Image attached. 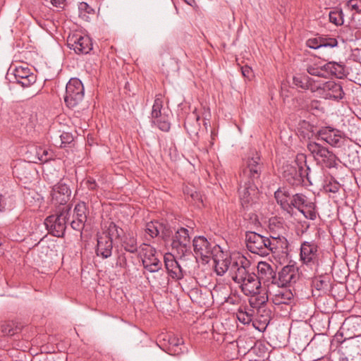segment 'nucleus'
Listing matches in <instances>:
<instances>
[{"instance_id": "obj_15", "label": "nucleus", "mask_w": 361, "mask_h": 361, "mask_svg": "<svg viewBox=\"0 0 361 361\" xmlns=\"http://www.w3.org/2000/svg\"><path fill=\"white\" fill-rule=\"evenodd\" d=\"M13 75L18 84L23 87H30L36 82L37 76L27 66H18L13 71Z\"/></svg>"}, {"instance_id": "obj_39", "label": "nucleus", "mask_w": 361, "mask_h": 361, "mask_svg": "<svg viewBox=\"0 0 361 361\" xmlns=\"http://www.w3.org/2000/svg\"><path fill=\"white\" fill-rule=\"evenodd\" d=\"M36 156L41 162H47L52 158L51 152L48 149L42 147L36 149Z\"/></svg>"}, {"instance_id": "obj_56", "label": "nucleus", "mask_w": 361, "mask_h": 361, "mask_svg": "<svg viewBox=\"0 0 361 361\" xmlns=\"http://www.w3.org/2000/svg\"><path fill=\"white\" fill-rule=\"evenodd\" d=\"M215 134L213 130L211 131V138L212 140H214Z\"/></svg>"}, {"instance_id": "obj_26", "label": "nucleus", "mask_w": 361, "mask_h": 361, "mask_svg": "<svg viewBox=\"0 0 361 361\" xmlns=\"http://www.w3.org/2000/svg\"><path fill=\"white\" fill-rule=\"evenodd\" d=\"M274 197L281 207L288 213H291V207L290 202L291 200L292 194L285 188H280L274 192Z\"/></svg>"}, {"instance_id": "obj_16", "label": "nucleus", "mask_w": 361, "mask_h": 361, "mask_svg": "<svg viewBox=\"0 0 361 361\" xmlns=\"http://www.w3.org/2000/svg\"><path fill=\"white\" fill-rule=\"evenodd\" d=\"M304 171L302 166L298 168L290 165H286L283 171L284 179L293 186L300 185L304 180Z\"/></svg>"}, {"instance_id": "obj_25", "label": "nucleus", "mask_w": 361, "mask_h": 361, "mask_svg": "<svg viewBox=\"0 0 361 361\" xmlns=\"http://www.w3.org/2000/svg\"><path fill=\"white\" fill-rule=\"evenodd\" d=\"M290 206L291 207V212L293 208H295L301 213L305 214V209L312 208L314 207V202L310 201L305 195L296 193L292 195Z\"/></svg>"}, {"instance_id": "obj_45", "label": "nucleus", "mask_w": 361, "mask_h": 361, "mask_svg": "<svg viewBox=\"0 0 361 361\" xmlns=\"http://www.w3.org/2000/svg\"><path fill=\"white\" fill-rule=\"evenodd\" d=\"M324 188L326 192H332V193H336L338 192L340 189V184L338 182H329V183H326Z\"/></svg>"}, {"instance_id": "obj_54", "label": "nucleus", "mask_w": 361, "mask_h": 361, "mask_svg": "<svg viewBox=\"0 0 361 361\" xmlns=\"http://www.w3.org/2000/svg\"><path fill=\"white\" fill-rule=\"evenodd\" d=\"M191 198L195 201L202 202L201 200V195L199 192L194 191L190 194Z\"/></svg>"}, {"instance_id": "obj_48", "label": "nucleus", "mask_w": 361, "mask_h": 361, "mask_svg": "<svg viewBox=\"0 0 361 361\" xmlns=\"http://www.w3.org/2000/svg\"><path fill=\"white\" fill-rule=\"evenodd\" d=\"M315 208H316V205L314 203V207L312 208H306V209H305V214H303L304 216L306 218H308V219H310L311 220L315 219L316 217H317V213H316V211H315Z\"/></svg>"}, {"instance_id": "obj_4", "label": "nucleus", "mask_w": 361, "mask_h": 361, "mask_svg": "<svg viewBox=\"0 0 361 361\" xmlns=\"http://www.w3.org/2000/svg\"><path fill=\"white\" fill-rule=\"evenodd\" d=\"M85 94L82 82L76 78H71L66 84L64 101L68 108H75L83 100Z\"/></svg>"}, {"instance_id": "obj_33", "label": "nucleus", "mask_w": 361, "mask_h": 361, "mask_svg": "<svg viewBox=\"0 0 361 361\" xmlns=\"http://www.w3.org/2000/svg\"><path fill=\"white\" fill-rule=\"evenodd\" d=\"M94 11L86 2H80L78 5V16L84 21H89Z\"/></svg>"}, {"instance_id": "obj_12", "label": "nucleus", "mask_w": 361, "mask_h": 361, "mask_svg": "<svg viewBox=\"0 0 361 361\" xmlns=\"http://www.w3.org/2000/svg\"><path fill=\"white\" fill-rule=\"evenodd\" d=\"M67 44L70 49H73L78 54H88L92 49L91 39L87 36L75 35L69 37Z\"/></svg>"}, {"instance_id": "obj_7", "label": "nucleus", "mask_w": 361, "mask_h": 361, "mask_svg": "<svg viewBox=\"0 0 361 361\" xmlns=\"http://www.w3.org/2000/svg\"><path fill=\"white\" fill-rule=\"evenodd\" d=\"M252 271L250 270V262L244 256L235 257L229 269L231 278L238 284H240Z\"/></svg>"}, {"instance_id": "obj_10", "label": "nucleus", "mask_w": 361, "mask_h": 361, "mask_svg": "<svg viewBox=\"0 0 361 361\" xmlns=\"http://www.w3.org/2000/svg\"><path fill=\"white\" fill-rule=\"evenodd\" d=\"M192 245L195 255L204 261H207L208 259L211 258L216 252L215 248L219 247L216 245L212 247V244L204 236L195 237L193 239Z\"/></svg>"}, {"instance_id": "obj_20", "label": "nucleus", "mask_w": 361, "mask_h": 361, "mask_svg": "<svg viewBox=\"0 0 361 361\" xmlns=\"http://www.w3.org/2000/svg\"><path fill=\"white\" fill-rule=\"evenodd\" d=\"M306 44L308 47L313 49L322 48H334L338 47V42L336 38L328 36H320L318 37L310 38L307 40Z\"/></svg>"}, {"instance_id": "obj_31", "label": "nucleus", "mask_w": 361, "mask_h": 361, "mask_svg": "<svg viewBox=\"0 0 361 361\" xmlns=\"http://www.w3.org/2000/svg\"><path fill=\"white\" fill-rule=\"evenodd\" d=\"M249 296H250L249 303L252 308H260L268 301L267 292L262 293V290L257 295H250Z\"/></svg>"}, {"instance_id": "obj_43", "label": "nucleus", "mask_w": 361, "mask_h": 361, "mask_svg": "<svg viewBox=\"0 0 361 361\" xmlns=\"http://www.w3.org/2000/svg\"><path fill=\"white\" fill-rule=\"evenodd\" d=\"M307 71L309 74L314 76L322 77L323 76L322 73V68L320 66L317 64L309 65L307 67Z\"/></svg>"}, {"instance_id": "obj_44", "label": "nucleus", "mask_w": 361, "mask_h": 361, "mask_svg": "<svg viewBox=\"0 0 361 361\" xmlns=\"http://www.w3.org/2000/svg\"><path fill=\"white\" fill-rule=\"evenodd\" d=\"M61 144L60 147H66L67 144H70L73 141V135L69 133H63L60 135Z\"/></svg>"}, {"instance_id": "obj_50", "label": "nucleus", "mask_w": 361, "mask_h": 361, "mask_svg": "<svg viewBox=\"0 0 361 361\" xmlns=\"http://www.w3.org/2000/svg\"><path fill=\"white\" fill-rule=\"evenodd\" d=\"M322 68V78H327L331 75V61L327 62L323 66H320Z\"/></svg>"}, {"instance_id": "obj_23", "label": "nucleus", "mask_w": 361, "mask_h": 361, "mask_svg": "<svg viewBox=\"0 0 361 361\" xmlns=\"http://www.w3.org/2000/svg\"><path fill=\"white\" fill-rule=\"evenodd\" d=\"M325 92V96L329 99H341L343 98L344 92L341 85L334 81H328L322 84V86L317 87Z\"/></svg>"}, {"instance_id": "obj_37", "label": "nucleus", "mask_w": 361, "mask_h": 361, "mask_svg": "<svg viewBox=\"0 0 361 361\" xmlns=\"http://www.w3.org/2000/svg\"><path fill=\"white\" fill-rule=\"evenodd\" d=\"M236 317L239 322L244 324H248L252 320V314H247L246 307H239L236 312Z\"/></svg>"}, {"instance_id": "obj_18", "label": "nucleus", "mask_w": 361, "mask_h": 361, "mask_svg": "<svg viewBox=\"0 0 361 361\" xmlns=\"http://www.w3.org/2000/svg\"><path fill=\"white\" fill-rule=\"evenodd\" d=\"M240 288L245 295H257L262 290L260 280L254 272L248 275L245 280L240 284Z\"/></svg>"}, {"instance_id": "obj_21", "label": "nucleus", "mask_w": 361, "mask_h": 361, "mask_svg": "<svg viewBox=\"0 0 361 361\" xmlns=\"http://www.w3.org/2000/svg\"><path fill=\"white\" fill-rule=\"evenodd\" d=\"M113 250V240L109 235L101 234L97 235L96 254L97 256L106 259L111 257Z\"/></svg>"}, {"instance_id": "obj_38", "label": "nucleus", "mask_w": 361, "mask_h": 361, "mask_svg": "<svg viewBox=\"0 0 361 361\" xmlns=\"http://www.w3.org/2000/svg\"><path fill=\"white\" fill-rule=\"evenodd\" d=\"M344 65L331 61V75H335L338 78H342L345 75Z\"/></svg>"}, {"instance_id": "obj_3", "label": "nucleus", "mask_w": 361, "mask_h": 361, "mask_svg": "<svg viewBox=\"0 0 361 361\" xmlns=\"http://www.w3.org/2000/svg\"><path fill=\"white\" fill-rule=\"evenodd\" d=\"M323 252L314 240L304 241L300 245V259L302 264L312 270L317 271L322 264Z\"/></svg>"}, {"instance_id": "obj_52", "label": "nucleus", "mask_w": 361, "mask_h": 361, "mask_svg": "<svg viewBox=\"0 0 361 361\" xmlns=\"http://www.w3.org/2000/svg\"><path fill=\"white\" fill-rule=\"evenodd\" d=\"M7 204L6 197L3 195H0V212L5 210Z\"/></svg>"}, {"instance_id": "obj_27", "label": "nucleus", "mask_w": 361, "mask_h": 361, "mask_svg": "<svg viewBox=\"0 0 361 361\" xmlns=\"http://www.w3.org/2000/svg\"><path fill=\"white\" fill-rule=\"evenodd\" d=\"M273 294L272 301L276 305L288 304L293 298L292 291L286 287H278Z\"/></svg>"}, {"instance_id": "obj_5", "label": "nucleus", "mask_w": 361, "mask_h": 361, "mask_svg": "<svg viewBox=\"0 0 361 361\" xmlns=\"http://www.w3.org/2000/svg\"><path fill=\"white\" fill-rule=\"evenodd\" d=\"M70 208H63L59 214L49 216L44 221L49 233L56 237H63L66 228V221Z\"/></svg>"}, {"instance_id": "obj_6", "label": "nucleus", "mask_w": 361, "mask_h": 361, "mask_svg": "<svg viewBox=\"0 0 361 361\" xmlns=\"http://www.w3.org/2000/svg\"><path fill=\"white\" fill-rule=\"evenodd\" d=\"M245 243L247 250L254 254L262 257L269 254L268 246L269 238L260 235L256 231H246Z\"/></svg>"}, {"instance_id": "obj_42", "label": "nucleus", "mask_w": 361, "mask_h": 361, "mask_svg": "<svg viewBox=\"0 0 361 361\" xmlns=\"http://www.w3.org/2000/svg\"><path fill=\"white\" fill-rule=\"evenodd\" d=\"M346 6L351 11L361 13V0H348Z\"/></svg>"}, {"instance_id": "obj_47", "label": "nucleus", "mask_w": 361, "mask_h": 361, "mask_svg": "<svg viewBox=\"0 0 361 361\" xmlns=\"http://www.w3.org/2000/svg\"><path fill=\"white\" fill-rule=\"evenodd\" d=\"M168 342L170 347H178L180 345L183 343V341L182 338H178L176 336H169Z\"/></svg>"}, {"instance_id": "obj_24", "label": "nucleus", "mask_w": 361, "mask_h": 361, "mask_svg": "<svg viewBox=\"0 0 361 361\" xmlns=\"http://www.w3.org/2000/svg\"><path fill=\"white\" fill-rule=\"evenodd\" d=\"M164 260L165 268L173 279H180L183 277L181 268L172 254L166 253Z\"/></svg>"}, {"instance_id": "obj_36", "label": "nucleus", "mask_w": 361, "mask_h": 361, "mask_svg": "<svg viewBox=\"0 0 361 361\" xmlns=\"http://www.w3.org/2000/svg\"><path fill=\"white\" fill-rule=\"evenodd\" d=\"M329 21L336 26L342 25L344 23L343 13L341 9H336L329 12Z\"/></svg>"}, {"instance_id": "obj_17", "label": "nucleus", "mask_w": 361, "mask_h": 361, "mask_svg": "<svg viewBox=\"0 0 361 361\" xmlns=\"http://www.w3.org/2000/svg\"><path fill=\"white\" fill-rule=\"evenodd\" d=\"M320 139L332 147H338L341 145L342 133L340 130L331 127H325L317 132Z\"/></svg>"}, {"instance_id": "obj_51", "label": "nucleus", "mask_w": 361, "mask_h": 361, "mask_svg": "<svg viewBox=\"0 0 361 361\" xmlns=\"http://www.w3.org/2000/svg\"><path fill=\"white\" fill-rule=\"evenodd\" d=\"M87 188L90 190H95L97 188V184L93 178H89L85 181Z\"/></svg>"}, {"instance_id": "obj_2", "label": "nucleus", "mask_w": 361, "mask_h": 361, "mask_svg": "<svg viewBox=\"0 0 361 361\" xmlns=\"http://www.w3.org/2000/svg\"><path fill=\"white\" fill-rule=\"evenodd\" d=\"M307 149L317 164L329 169L338 167L339 159L333 152L320 143L309 140L307 144Z\"/></svg>"}, {"instance_id": "obj_41", "label": "nucleus", "mask_w": 361, "mask_h": 361, "mask_svg": "<svg viewBox=\"0 0 361 361\" xmlns=\"http://www.w3.org/2000/svg\"><path fill=\"white\" fill-rule=\"evenodd\" d=\"M312 287L317 290H322L327 287V282L320 277L314 278L312 281Z\"/></svg>"}, {"instance_id": "obj_55", "label": "nucleus", "mask_w": 361, "mask_h": 361, "mask_svg": "<svg viewBox=\"0 0 361 361\" xmlns=\"http://www.w3.org/2000/svg\"><path fill=\"white\" fill-rule=\"evenodd\" d=\"M66 0H51V3L54 6L61 8L62 5L64 4Z\"/></svg>"}, {"instance_id": "obj_22", "label": "nucleus", "mask_w": 361, "mask_h": 361, "mask_svg": "<svg viewBox=\"0 0 361 361\" xmlns=\"http://www.w3.org/2000/svg\"><path fill=\"white\" fill-rule=\"evenodd\" d=\"M145 247H147L149 252L142 259L144 268L150 272L158 271L161 269L162 264L156 256V250L150 246H145Z\"/></svg>"}, {"instance_id": "obj_35", "label": "nucleus", "mask_w": 361, "mask_h": 361, "mask_svg": "<svg viewBox=\"0 0 361 361\" xmlns=\"http://www.w3.org/2000/svg\"><path fill=\"white\" fill-rule=\"evenodd\" d=\"M20 329L16 326L13 322L5 323L1 326V331L4 336H12L20 331Z\"/></svg>"}, {"instance_id": "obj_14", "label": "nucleus", "mask_w": 361, "mask_h": 361, "mask_svg": "<svg viewBox=\"0 0 361 361\" xmlns=\"http://www.w3.org/2000/svg\"><path fill=\"white\" fill-rule=\"evenodd\" d=\"M71 190L69 186L62 182L54 185L51 192V202L55 205H64L70 200Z\"/></svg>"}, {"instance_id": "obj_32", "label": "nucleus", "mask_w": 361, "mask_h": 361, "mask_svg": "<svg viewBox=\"0 0 361 361\" xmlns=\"http://www.w3.org/2000/svg\"><path fill=\"white\" fill-rule=\"evenodd\" d=\"M124 250L130 253H135L138 250L137 239L133 234H128L121 242Z\"/></svg>"}, {"instance_id": "obj_58", "label": "nucleus", "mask_w": 361, "mask_h": 361, "mask_svg": "<svg viewBox=\"0 0 361 361\" xmlns=\"http://www.w3.org/2000/svg\"><path fill=\"white\" fill-rule=\"evenodd\" d=\"M204 127H205V128L207 130V123L204 122Z\"/></svg>"}, {"instance_id": "obj_1", "label": "nucleus", "mask_w": 361, "mask_h": 361, "mask_svg": "<svg viewBox=\"0 0 361 361\" xmlns=\"http://www.w3.org/2000/svg\"><path fill=\"white\" fill-rule=\"evenodd\" d=\"M262 169L263 164L257 152H250L246 161V166L243 171V175L245 178L248 179V183L245 182L238 190L241 204L244 208L258 204L260 194L257 185Z\"/></svg>"}, {"instance_id": "obj_9", "label": "nucleus", "mask_w": 361, "mask_h": 361, "mask_svg": "<svg viewBox=\"0 0 361 361\" xmlns=\"http://www.w3.org/2000/svg\"><path fill=\"white\" fill-rule=\"evenodd\" d=\"M298 270L293 266H286L279 272L278 277L272 276V284L277 287H287L298 279Z\"/></svg>"}, {"instance_id": "obj_34", "label": "nucleus", "mask_w": 361, "mask_h": 361, "mask_svg": "<svg viewBox=\"0 0 361 361\" xmlns=\"http://www.w3.org/2000/svg\"><path fill=\"white\" fill-rule=\"evenodd\" d=\"M123 231L121 228L118 226L115 223L111 222L108 226L106 232H104V235H109L112 240L113 238H120Z\"/></svg>"}, {"instance_id": "obj_8", "label": "nucleus", "mask_w": 361, "mask_h": 361, "mask_svg": "<svg viewBox=\"0 0 361 361\" xmlns=\"http://www.w3.org/2000/svg\"><path fill=\"white\" fill-rule=\"evenodd\" d=\"M163 103L162 95L161 94H157L151 112V120L152 123L161 130L168 132L171 128V123L168 116L161 113Z\"/></svg>"}, {"instance_id": "obj_49", "label": "nucleus", "mask_w": 361, "mask_h": 361, "mask_svg": "<svg viewBox=\"0 0 361 361\" xmlns=\"http://www.w3.org/2000/svg\"><path fill=\"white\" fill-rule=\"evenodd\" d=\"M241 71L243 75L247 78L248 80H250L253 77V72L250 67L247 66H243L241 68Z\"/></svg>"}, {"instance_id": "obj_11", "label": "nucleus", "mask_w": 361, "mask_h": 361, "mask_svg": "<svg viewBox=\"0 0 361 361\" xmlns=\"http://www.w3.org/2000/svg\"><path fill=\"white\" fill-rule=\"evenodd\" d=\"M89 209L84 202L78 203L73 209V219L71 222V226L73 230L82 233L85 222L87 221Z\"/></svg>"}, {"instance_id": "obj_13", "label": "nucleus", "mask_w": 361, "mask_h": 361, "mask_svg": "<svg viewBox=\"0 0 361 361\" xmlns=\"http://www.w3.org/2000/svg\"><path fill=\"white\" fill-rule=\"evenodd\" d=\"M216 252L212 256L215 267V271L219 276H223L229 269L234 257L221 250L220 247L215 248Z\"/></svg>"}, {"instance_id": "obj_19", "label": "nucleus", "mask_w": 361, "mask_h": 361, "mask_svg": "<svg viewBox=\"0 0 361 361\" xmlns=\"http://www.w3.org/2000/svg\"><path fill=\"white\" fill-rule=\"evenodd\" d=\"M190 241L189 231L187 228H178L173 236L171 247L173 249L180 250L183 253L188 250Z\"/></svg>"}, {"instance_id": "obj_30", "label": "nucleus", "mask_w": 361, "mask_h": 361, "mask_svg": "<svg viewBox=\"0 0 361 361\" xmlns=\"http://www.w3.org/2000/svg\"><path fill=\"white\" fill-rule=\"evenodd\" d=\"M293 84L302 90H313L312 80L307 75L299 74L293 77Z\"/></svg>"}, {"instance_id": "obj_28", "label": "nucleus", "mask_w": 361, "mask_h": 361, "mask_svg": "<svg viewBox=\"0 0 361 361\" xmlns=\"http://www.w3.org/2000/svg\"><path fill=\"white\" fill-rule=\"evenodd\" d=\"M269 252H283L285 250H287L288 246V242L284 236H271L269 238L268 243Z\"/></svg>"}, {"instance_id": "obj_57", "label": "nucleus", "mask_w": 361, "mask_h": 361, "mask_svg": "<svg viewBox=\"0 0 361 361\" xmlns=\"http://www.w3.org/2000/svg\"><path fill=\"white\" fill-rule=\"evenodd\" d=\"M247 314H252V310H247Z\"/></svg>"}, {"instance_id": "obj_29", "label": "nucleus", "mask_w": 361, "mask_h": 361, "mask_svg": "<svg viewBox=\"0 0 361 361\" xmlns=\"http://www.w3.org/2000/svg\"><path fill=\"white\" fill-rule=\"evenodd\" d=\"M162 233L165 236L169 235L168 230L166 229L164 226L158 221H150L146 224L145 233L148 234L151 238H155L158 236L160 233Z\"/></svg>"}, {"instance_id": "obj_46", "label": "nucleus", "mask_w": 361, "mask_h": 361, "mask_svg": "<svg viewBox=\"0 0 361 361\" xmlns=\"http://www.w3.org/2000/svg\"><path fill=\"white\" fill-rule=\"evenodd\" d=\"M250 221L247 224V228L252 229V227H258L260 225V222L259 221V219L257 218V216L254 214L251 213L248 214Z\"/></svg>"}, {"instance_id": "obj_40", "label": "nucleus", "mask_w": 361, "mask_h": 361, "mask_svg": "<svg viewBox=\"0 0 361 361\" xmlns=\"http://www.w3.org/2000/svg\"><path fill=\"white\" fill-rule=\"evenodd\" d=\"M257 270L259 272H260L262 274L269 275V276H271V277L274 276L273 275L274 271H273V269H272L271 265H269L267 262H259V264L257 265Z\"/></svg>"}, {"instance_id": "obj_53", "label": "nucleus", "mask_w": 361, "mask_h": 361, "mask_svg": "<svg viewBox=\"0 0 361 361\" xmlns=\"http://www.w3.org/2000/svg\"><path fill=\"white\" fill-rule=\"evenodd\" d=\"M145 246H149V245L147 244L143 243L139 247L140 254L142 255L143 257L145 256V255H147V254H149V252L147 247H145Z\"/></svg>"}]
</instances>
